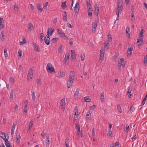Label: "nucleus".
<instances>
[{
	"label": "nucleus",
	"instance_id": "4be33fe9",
	"mask_svg": "<svg viewBox=\"0 0 147 147\" xmlns=\"http://www.w3.org/2000/svg\"><path fill=\"white\" fill-rule=\"evenodd\" d=\"M34 49L35 51L38 52H39L40 51L38 49V46H37L36 44H34L33 43V44Z\"/></svg>",
	"mask_w": 147,
	"mask_h": 147
},
{
	"label": "nucleus",
	"instance_id": "20e7f679",
	"mask_svg": "<svg viewBox=\"0 0 147 147\" xmlns=\"http://www.w3.org/2000/svg\"><path fill=\"white\" fill-rule=\"evenodd\" d=\"M76 129L77 130V132L78 136H80L81 137H82V132L80 131V126L78 123L76 124Z\"/></svg>",
	"mask_w": 147,
	"mask_h": 147
},
{
	"label": "nucleus",
	"instance_id": "cd10ccee",
	"mask_svg": "<svg viewBox=\"0 0 147 147\" xmlns=\"http://www.w3.org/2000/svg\"><path fill=\"white\" fill-rule=\"evenodd\" d=\"M69 56V53H67L65 55V60L67 61L68 60Z\"/></svg>",
	"mask_w": 147,
	"mask_h": 147
},
{
	"label": "nucleus",
	"instance_id": "09e8293b",
	"mask_svg": "<svg viewBox=\"0 0 147 147\" xmlns=\"http://www.w3.org/2000/svg\"><path fill=\"white\" fill-rule=\"evenodd\" d=\"M44 37V34L42 33H40V39L42 41L43 40L42 38Z\"/></svg>",
	"mask_w": 147,
	"mask_h": 147
},
{
	"label": "nucleus",
	"instance_id": "a878e982",
	"mask_svg": "<svg viewBox=\"0 0 147 147\" xmlns=\"http://www.w3.org/2000/svg\"><path fill=\"white\" fill-rule=\"evenodd\" d=\"M13 90H12L11 91L10 94V98L11 100L12 101L13 100Z\"/></svg>",
	"mask_w": 147,
	"mask_h": 147
},
{
	"label": "nucleus",
	"instance_id": "aec40b11",
	"mask_svg": "<svg viewBox=\"0 0 147 147\" xmlns=\"http://www.w3.org/2000/svg\"><path fill=\"white\" fill-rule=\"evenodd\" d=\"M64 14L63 15V19L65 22H66L67 21V14L66 12H64Z\"/></svg>",
	"mask_w": 147,
	"mask_h": 147
},
{
	"label": "nucleus",
	"instance_id": "4468645a",
	"mask_svg": "<svg viewBox=\"0 0 147 147\" xmlns=\"http://www.w3.org/2000/svg\"><path fill=\"white\" fill-rule=\"evenodd\" d=\"M74 80H70L69 79V81H68L67 82V87L68 88H70L72 86Z\"/></svg>",
	"mask_w": 147,
	"mask_h": 147
},
{
	"label": "nucleus",
	"instance_id": "473e14b6",
	"mask_svg": "<svg viewBox=\"0 0 147 147\" xmlns=\"http://www.w3.org/2000/svg\"><path fill=\"white\" fill-rule=\"evenodd\" d=\"M86 3L87 7L88 8L90 7L91 5L90 3V0H86Z\"/></svg>",
	"mask_w": 147,
	"mask_h": 147
},
{
	"label": "nucleus",
	"instance_id": "f704fd0d",
	"mask_svg": "<svg viewBox=\"0 0 147 147\" xmlns=\"http://www.w3.org/2000/svg\"><path fill=\"white\" fill-rule=\"evenodd\" d=\"M91 113L90 111H88L87 113L86 114V118H88V119H90V118L91 117Z\"/></svg>",
	"mask_w": 147,
	"mask_h": 147
},
{
	"label": "nucleus",
	"instance_id": "f8f14e48",
	"mask_svg": "<svg viewBox=\"0 0 147 147\" xmlns=\"http://www.w3.org/2000/svg\"><path fill=\"white\" fill-rule=\"evenodd\" d=\"M75 74L74 71H71L70 72L69 79L70 80H74Z\"/></svg>",
	"mask_w": 147,
	"mask_h": 147
},
{
	"label": "nucleus",
	"instance_id": "5fc2aeb1",
	"mask_svg": "<svg viewBox=\"0 0 147 147\" xmlns=\"http://www.w3.org/2000/svg\"><path fill=\"white\" fill-rule=\"evenodd\" d=\"M58 40V38H53L52 40V41L53 43H55L56 42V41Z\"/></svg>",
	"mask_w": 147,
	"mask_h": 147
},
{
	"label": "nucleus",
	"instance_id": "39448f33",
	"mask_svg": "<svg viewBox=\"0 0 147 147\" xmlns=\"http://www.w3.org/2000/svg\"><path fill=\"white\" fill-rule=\"evenodd\" d=\"M105 51L104 49H101L100 54L99 60L102 62L104 60Z\"/></svg>",
	"mask_w": 147,
	"mask_h": 147
},
{
	"label": "nucleus",
	"instance_id": "f257e3e1",
	"mask_svg": "<svg viewBox=\"0 0 147 147\" xmlns=\"http://www.w3.org/2000/svg\"><path fill=\"white\" fill-rule=\"evenodd\" d=\"M118 11H116V13H121L123 8V2H117Z\"/></svg>",
	"mask_w": 147,
	"mask_h": 147
},
{
	"label": "nucleus",
	"instance_id": "423d86ee",
	"mask_svg": "<svg viewBox=\"0 0 147 147\" xmlns=\"http://www.w3.org/2000/svg\"><path fill=\"white\" fill-rule=\"evenodd\" d=\"M33 70L32 69H30L28 72L27 75V80H30L33 77Z\"/></svg>",
	"mask_w": 147,
	"mask_h": 147
},
{
	"label": "nucleus",
	"instance_id": "2eb2a0df",
	"mask_svg": "<svg viewBox=\"0 0 147 147\" xmlns=\"http://www.w3.org/2000/svg\"><path fill=\"white\" fill-rule=\"evenodd\" d=\"M60 105L61 106H62V108L63 109V111L65 109V108L64 107L65 106V99L63 98L61 100V102L60 103Z\"/></svg>",
	"mask_w": 147,
	"mask_h": 147
},
{
	"label": "nucleus",
	"instance_id": "a19ab883",
	"mask_svg": "<svg viewBox=\"0 0 147 147\" xmlns=\"http://www.w3.org/2000/svg\"><path fill=\"white\" fill-rule=\"evenodd\" d=\"M58 51L59 53H61L63 52L62 46L61 45L58 49Z\"/></svg>",
	"mask_w": 147,
	"mask_h": 147
},
{
	"label": "nucleus",
	"instance_id": "4d7b16f0",
	"mask_svg": "<svg viewBox=\"0 0 147 147\" xmlns=\"http://www.w3.org/2000/svg\"><path fill=\"white\" fill-rule=\"evenodd\" d=\"M117 109L120 113H121L122 112V110L121 107L119 105H117Z\"/></svg>",
	"mask_w": 147,
	"mask_h": 147
},
{
	"label": "nucleus",
	"instance_id": "2f4dec72",
	"mask_svg": "<svg viewBox=\"0 0 147 147\" xmlns=\"http://www.w3.org/2000/svg\"><path fill=\"white\" fill-rule=\"evenodd\" d=\"M45 42L46 44L47 45H49L50 44V39H47V38H45L44 39Z\"/></svg>",
	"mask_w": 147,
	"mask_h": 147
},
{
	"label": "nucleus",
	"instance_id": "680f3d73",
	"mask_svg": "<svg viewBox=\"0 0 147 147\" xmlns=\"http://www.w3.org/2000/svg\"><path fill=\"white\" fill-rule=\"evenodd\" d=\"M46 135V134L44 132H42L41 134V136L43 139L45 138Z\"/></svg>",
	"mask_w": 147,
	"mask_h": 147
},
{
	"label": "nucleus",
	"instance_id": "bf43d9fd",
	"mask_svg": "<svg viewBox=\"0 0 147 147\" xmlns=\"http://www.w3.org/2000/svg\"><path fill=\"white\" fill-rule=\"evenodd\" d=\"M9 81L11 84H13L14 82V79L13 78H11L9 80Z\"/></svg>",
	"mask_w": 147,
	"mask_h": 147
},
{
	"label": "nucleus",
	"instance_id": "a211bd4d",
	"mask_svg": "<svg viewBox=\"0 0 147 147\" xmlns=\"http://www.w3.org/2000/svg\"><path fill=\"white\" fill-rule=\"evenodd\" d=\"M80 91V89L79 88H77L76 89V91L75 92L74 95V97L75 98H77L78 97V96L79 94V92Z\"/></svg>",
	"mask_w": 147,
	"mask_h": 147
},
{
	"label": "nucleus",
	"instance_id": "6ab92c4d",
	"mask_svg": "<svg viewBox=\"0 0 147 147\" xmlns=\"http://www.w3.org/2000/svg\"><path fill=\"white\" fill-rule=\"evenodd\" d=\"M0 136L4 140L6 139L5 135L2 132H0Z\"/></svg>",
	"mask_w": 147,
	"mask_h": 147
},
{
	"label": "nucleus",
	"instance_id": "c85d7f7f",
	"mask_svg": "<svg viewBox=\"0 0 147 147\" xmlns=\"http://www.w3.org/2000/svg\"><path fill=\"white\" fill-rule=\"evenodd\" d=\"M100 95L101 96V101L102 102H103L105 100L104 93L103 92H102L100 93Z\"/></svg>",
	"mask_w": 147,
	"mask_h": 147
},
{
	"label": "nucleus",
	"instance_id": "49530a36",
	"mask_svg": "<svg viewBox=\"0 0 147 147\" xmlns=\"http://www.w3.org/2000/svg\"><path fill=\"white\" fill-rule=\"evenodd\" d=\"M66 1H65V2H63L61 5V7H62L63 9H64L66 7Z\"/></svg>",
	"mask_w": 147,
	"mask_h": 147
},
{
	"label": "nucleus",
	"instance_id": "c756f323",
	"mask_svg": "<svg viewBox=\"0 0 147 147\" xmlns=\"http://www.w3.org/2000/svg\"><path fill=\"white\" fill-rule=\"evenodd\" d=\"M7 49H5L4 53V55H5V57L6 59H7L8 57V53L7 52Z\"/></svg>",
	"mask_w": 147,
	"mask_h": 147
},
{
	"label": "nucleus",
	"instance_id": "0eeeda50",
	"mask_svg": "<svg viewBox=\"0 0 147 147\" xmlns=\"http://www.w3.org/2000/svg\"><path fill=\"white\" fill-rule=\"evenodd\" d=\"M74 8V12L75 13H78L79 12L80 9V5L78 2L76 3Z\"/></svg>",
	"mask_w": 147,
	"mask_h": 147
},
{
	"label": "nucleus",
	"instance_id": "c03bdc74",
	"mask_svg": "<svg viewBox=\"0 0 147 147\" xmlns=\"http://www.w3.org/2000/svg\"><path fill=\"white\" fill-rule=\"evenodd\" d=\"M14 9L16 12H18V8L16 4V3H15L14 5Z\"/></svg>",
	"mask_w": 147,
	"mask_h": 147
},
{
	"label": "nucleus",
	"instance_id": "603ef678",
	"mask_svg": "<svg viewBox=\"0 0 147 147\" xmlns=\"http://www.w3.org/2000/svg\"><path fill=\"white\" fill-rule=\"evenodd\" d=\"M84 100L87 102H89L91 101V100L87 97H84Z\"/></svg>",
	"mask_w": 147,
	"mask_h": 147
},
{
	"label": "nucleus",
	"instance_id": "7ed1b4c3",
	"mask_svg": "<svg viewBox=\"0 0 147 147\" xmlns=\"http://www.w3.org/2000/svg\"><path fill=\"white\" fill-rule=\"evenodd\" d=\"M46 69L47 71L50 72H52L55 73V71L54 68L52 67L51 64L50 63H48L47 64V66L46 67Z\"/></svg>",
	"mask_w": 147,
	"mask_h": 147
},
{
	"label": "nucleus",
	"instance_id": "b1692460",
	"mask_svg": "<svg viewBox=\"0 0 147 147\" xmlns=\"http://www.w3.org/2000/svg\"><path fill=\"white\" fill-rule=\"evenodd\" d=\"M108 41H105L104 43V47L105 49H108L109 45V43Z\"/></svg>",
	"mask_w": 147,
	"mask_h": 147
},
{
	"label": "nucleus",
	"instance_id": "e433bc0d",
	"mask_svg": "<svg viewBox=\"0 0 147 147\" xmlns=\"http://www.w3.org/2000/svg\"><path fill=\"white\" fill-rule=\"evenodd\" d=\"M126 33L127 34H128V36H130V29H129V27H127L126 28Z\"/></svg>",
	"mask_w": 147,
	"mask_h": 147
},
{
	"label": "nucleus",
	"instance_id": "e2e57ef3",
	"mask_svg": "<svg viewBox=\"0 0 147 147\" xmlns=\"http://www.w3.org/2000/svg\"><path fill=\"white\" fill-rule=\"evenodd\" d=\"M95 108V106L94 105H93L92 106H91L90 107V109L94 110Z\"/></svg>",
	"mask_w": 147,
	"mask_h": 147
},
{
	"label": "nucleus",
	"instance_id": "864d4df0",
	"mask_svg": "<svg viewBox=\"0 0 147 147\" xmlns=\"http://www.w3.org/2000/svg\"><path fill=\"white\" fill-rule=\"evenodd\" d=\"M74 39L72 38H71L69 40V43L70 45H72L73 44V42Z\"/></svg>",
	"mask_w": 147,
	"mask_h": 147
},
{
	"label": "nucleus",
	"instance_id": "13d9d810",
	"mask_svg": "<svg viewBox=\"0 0 147 147\" xmlns=\"http://www.w3.org/2000/svg\"><path fill=\"white\" fill-rule=\"evenodd\" d=\"M135 110V108L133 106H131L130 108V111L131 112H133Z\"/></svg>",
	"mask_w": 147,
	"mask_h": 147
},
{
	"label": "nucleus",
	"instance_id": "052dcab7",
	"mask_svg": "<svg viewBox=\"0 0 147 147\" xmlns=\"http://www.w3.org/2000/svg\"><path fill=\"white\" fill-rule=\"evenodd\" d=\"M36 82L37 83V84H38L39 85H41V82L40 79H38L36 81Z\"/></svg>",
	"mask_w": 147,
	"mask_h": 147
},
{
	"label": "nucleus",
	"instance_id": "412c9836",
	"mask_svg": "<svg viewBox=\"0 0 147 147\" xmlns=\"http://www.w3.org/2000/svg\"><path fill=\"white\" fill-rule=\"evenodd\" d=\"M28 28L30 31L33 30H34V27L33 24L31 23H29L28 24Z\"/></svg>",
	"mask_w": 147,
	"mask_h": 147
},
{
	"label": "nucleus",
	"instance_id": "8fccbe9b",
	"mask_svg": "<svg viewBox=\"0 0 147 147\" xmlns=\"http://www.w3.org/2000/svg\"><path fill=\"white\" fill-rule=\"evenodd\" d=\"M144 29L142 28L140 32V34L141 35L140 36H142V38L143 36V34L144 33Z\"/></svg>",
	"mask_w": 147,
	"mask_h": 147
},
{
	"label": "nucleus",
	"instance_id": "69168bd1",
	"mask_svg": "<svg viewBox=\"0 0 147 147\" xmlns=\"http://www.w3.org/2000/svg\"><path fill=\"white\" fill-rule=\"evenodd\" d=\"M78 112V107L77 106H76L74 110V112Z\"/></svg>",
	"mask_w": 147,
	"mask_h": 147
},
{
	"label": "nucleus",
	"instance_id": "9d476101",
	"mask_svg": "<svg viewBox=\"0 0 147 147\" xmlns=\"http://www.w3.org/2000/svg\"><path fill=\"white\" fill-rule=\"evenodd\" d=\"M97 26V23L95 21L92 23V30L93 32H95L96 30V28Z\"/></svg>",
	"mask_w": 147,
	"mask_h": 147
},
{
	"label": "nucleus",
	"instance_id": "ddd939ff",
	"mask_svg": "<svg viewBox=\"0 0 147 147\" xmlns=\"http://www.w3.org/2000/svg\"><path fill=\"white\" fill-rule=\"evenodd\" d=\"M94 8L95 10V13L97 16H98L99 11V9L98 7L97 4H94Z\"/></svg>",
	"mask_w": 147,
	"mask_h": 147
},
{
	"label": "nucleus",
	"instance_id": "3c124183",
	"mask_svg": "<svg viewBox=\"0 0 147 147\" xmlns=\"http://www.w3.org/2000/svg\"><path fill=\"white\" fill-rule=\"evenodd\" d=\"M147 63V55L145 56L144 58V64L146 63Z\"/></svg>",
	"mask_w": 147,
	"mask_h": 147
},
{
	"label": "nucleus",
	"instance_id": "c9c22d12",
	"mask_svg": "<svg viewBox=\"0 0 147 147\" xmlns=\"http://www.w3.org/2000/svg\"><path fill=\"white\" fill-rule=\"evenodd\" d=\"M133 50V48H129L127 50V55H131V51Z\"/></svg>",
	"mask_w": 147,
	"mask_h": 147
},
{
	"label": "nucleus",
	"instance_id": "7c9ffc66",
	"mask_svg": "<svg viewBox=\"0 0 147 147\" xmlns=\"http://www.w3.org/2000/svg\"><path fill=\"white\" fill-rule=\"evenodd\" d=\"M132 88L131 87V88H129V89H128L127 91V94L129 98L130 97V96H131V91L132 90Z\"/></svg>",
	"mask_w": 147,
	"mask_h": 147
},
{
	"label": "nucleus",
	"instance_id": "72a5a7b5",
	"mask_svg": "<svg viewBox=\"0 0 147 147\" xmlns=\"http://www.w3.org/2000/svg\"><path fill=\"white\" fill-rule=\"evenodd\" d=\"M1 38L2 40H3L5 39L4 33L3 31H2L1 33Z\"/></svg>",
	"mask_w": 147,
	"mask_h": 147
},
{
	"label": "nucleus",
	"instance_id": "774afa93",
	"mask_svg": "<svg viewBox=\"0 0 147 147\" xmlns=\"http://www.w3.org/2000/svg\"><path fill=\"white\" fill-rule=\"evenodd\" d=\"M92 11H90L88 12V16H92Z\"/></svg>",
	"mask_w": 147,
	"mask_h": 147
},
{
	"label": "nucleus",
	"instance_id": "a18cd8bd",
	"mask_svg": "<svg viewBox=\"0 0 147 147\" xmlns=\"http://www.w3.org/2000/svg\"><path fill=\"white\" fill-rule=\"evenodd\" d=\"M108 39L109 42H112V38L110 36V34H109L108 35Z\"/></svg>",
	"mask_w": 147,
	"mask_h": 147
},
{
	"label": "nucleus",
	"instance_id": "0e129e2a",
	"mask_svg": "<svg viewBox=\"0 0 147 147\" xmlns=\"http://www.w3.org/2000/svg\"><path fill=\"white\" fill-rule=\"evenodd\" d=\"M120 62H119L118 63V68L120 69L121 68V67L122 65H121Z\"/></svg>",
	"mask_w": 147,
	"mask_h": 147
},
{
	"label": "nucleus",
	"instance_id": "338daca9",
	"mask_svg": "<svg viewBox=\"0 0 147 147\" xmlns=\"http://www.w3.org/2000/svg\"><path fill=\"white\" fill-rule=\"evenodd\" d=\"M26 18V16L24 15L23 16V17L21 21L22 22H24L25 20V18Z\"/></svg>",
	"mask_w": 147,
	"mask_h": 147
},
{
	"label": "nucleus",
	"instance_id": "4c0bfd02",
	"mask_svg": "<svg viewBox=\"0 0 147 147\" xmlns=\"http://www.w3.org/2000/svg\"><path fill=\"white\" fill-rule=\"evenodd\" d=\"M107 136L109 137H112L113 136L112 132L111 130H109L108 131Z\"/></svg>",
	"mask_w": 147,
	"mask_h": 147
},
{
	"label": "nucleus",
	"instance_id": "79ce46f5",
	"mask_svg": "<svg viewBox=\"0 0 147 147\" xmlns=\"http://www.w3.org/2000/svg\"><path fill=\"white\" fill-rule=\"evenodd\" d=\"M37 7L38 10H40V12H41L43 10L41 6L40 5L38 4L37 5Z\"/></svg>",
	"mask_w": 147,
	"mask_h": 147
},
{
	"label": "nucleus",
	"instance_id": "1a4fd4ad",
	"mask_svg": "<svg viewBox=\"0 0 147 147\" xmlns=\"http://www.w3.org/2000/svg\"><path fill=\"white\" fill-rule=\"evenodd\" d=\"M57 32L58 34L62 37H65L66 38H67L65 33H63L61 30H57Z\"/></svg>",
	"mask_w": 147,
	"mask_h": 147
},
{
	"label": "nucleus",
	"instance_id": "37998d69",
	"mask_svg": "<svg viewBox=\"0 0 147 147\" xmlns=\"http://www.w3.org/2000/svg\"><path fill=\"white\" fill-rule=\"evenodd\" d=\"M33 121L32 120H31L30 122L29 123V129H30L33 125Z\"/></svg>",
	"mask_w": 147,
	"mask_h": 147
},
{
	"label": "nucleus",
	"instance_id": "f03ea898",
	"mask_svg": "<svg viewBox=\"0 0 147 147\" xmlns=\"http://www.w3.org/2000/svg\"><path fill=\"white\" fill-rule=\"evenodd\" d=\"M55 31V29L54 28H48L47 32V35L45 37V38L47 39H50L49 35H51Z\"/></svg>",
	"mask_w": 147,
	"mask_h": 147
},
{
	"label": "nucleus",
	"instance_id": "58836bf2",
	"mask_svg": "<svg viewBox=\"0 0 147 147\" xmlns=\"http://www.w3.org/2000/svg\"><path fill=\"white\" fill-rule=\"evenodd\" d=\"M15 128V127L12 126L11 128V135H12V136H13L14 135V133Z\"/></svg>",
	"mask_w": 147,
	"mask_h": 147
},
{
	"label": "nucleus",
	"instance_id": "bb28decb",
	"mask_svg": "<svg viewBox=\"0 0 147 147\" xmlns=\"http://www.w3.org/2000/svg\"><path fill=\"white\" fill-rule=\"evenodd\" d=\"M119 62H120L121 64V65H122L123 67H124L125 64V61L123 59H120V61H119Z\"/></svg>",
	"mask_w": 147,
	"mask_h": 147
},
{
	"label": "nucleus",
	"instance_id": "6e6d98bb",
	"mask_svg": "<svg viewBox=\"0 0 147 147\" xmlns=\"http://www.w3.org/2000/svg\"><path fill=\"white\" fill-rule=\"evenodd\" d=\"M32 92V99L33 100H34L36 98L35 96V95L34 92Z\"/></svg>",
	"mask_w": 147,
	"mask_h": 147
},
{
	"label": "nucleus",
	"instance_id": "f3484780",
	"mask_svg": "<svg viewBox=\"0 0 147 147\" xmlns=\"http://www.w3.org/2000/svg\"><path fill=\"white\" fill-rule=\"evenodd\" d=\"M71 57L72 59H76L75 51L74 50H71Z\"/></svg>",
	"mask_w": 147,
	"mask_h": 147
},
{
	"label": "nucleus",
	"instance_id": "6e6552de",
	"mask_svg": "<svg viewBox=\"0 0 147 147\" xmlns=\"http://www.w3.org/2000/svg\"><path fill=\"white\" fill-rule=\"evenodd\" d=\"M65 76V73L63 71H60L58 73L57 76L60 78H61L64 77Z\"/></svg>",
	"mask_w": 147,
	"mask_h": 147
},
{
	"label": "nucleus",
	"instance_id": "393cba45",
	"mask_svg": "<svg viewBox=\"0 0 147 147\" xmlns=\"http://www.w3.org/2000/svg\"><path fill=\"white\" fill-rule=\"evenodd\" d=\"M5 144L7 147H12L11 145L7 140H5Z\"/></svg>",
	"mask_w": 147,
	"mask_h": 147
},
{
	"label": "nucleus",
	"instance_id": "dca6fc26",
	"mask_svg": "<svg viewBox=\"0 0 147 147\" xmlns=\"http://www.w3.org/2000/svg\"><path fill=\"white\" fill-rule=\"evenodd\" d=\"M21 139V136L19 133H18L16 134V142L17 143L20 142Z\"/></svg>",
	"mask_w": 147,
	"mask_h": 147
},
{
	"label": "nucleus",
	"instance_id": "5701e85b",
	"mask_svg": "<svg viewBox=\"0 0 147 147\" xmlns=\"http://www.w3.org/2000/svg\"><path fill=\"white\" fill-rule=\"evenodd\" d=\"M45 142L46 145L49 146V137L48 135L47 136Z\"/></svg>",
	"mask_w": 147,
	"mask_h": 147
},
{
	"label": "nucleus",
	"instance_id": "ea45409f",
	"mask_svg": "<svg viewBox=\"0 0 147 147\" xmlns=\"http://www.w3.org/2000/svg\"><path fill=\"white\" fill-rule=\"evenodd\" d=\"M74 114V118L75 119H77L78 117V112H75Z\"/></svg>",
	"mask_w": 147,
	"mask_h": 147
},
{
	"label": "nucleus",
	"instance_id": "de8ad7c7",
	"mask_svg": "<svg viewBox=\"0 0 147 147\" xmlns=\"http://www.w3.org/2000/svg\"><path fill=\"white\" fill-rule=\"evenodd\" d=\"M85 58V54L83 53L82 54H81V59L83 61L84 60Z\"/></svg>",
	"mask_w": 147,
	"mask_h": 147
},
{
	"label": "nucleus",
	"instance_id": "9b49d317",
	"mask_svg": "<svg viewBox=\"0 0 147 147\" xmlns=\"http://www.w3.org/2000/svg\"><path fill=\"white\" fill-rule=\"evenodd\" d=\"M143 42L142 38L140 36L138 38L137 44L138 45H141Z\"/></svg>",
	"mask_w": 147,
	"mask_h": 147
}]
</instances>
